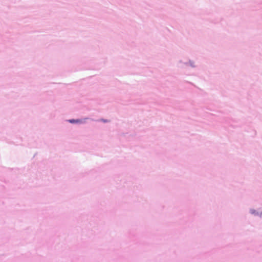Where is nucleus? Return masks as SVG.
Listing matches in <instances>:
<instances>
[{
  "mask_svg": "<svg viewBox=\"0 0 262 262\" xmlns=\"http://www.w3.org/2000/svg\"><path fill=\"white\" fill-rule=\"evenodd\" d=\"M70 122H75V120H70Z\"/></svg>",
  "mask_w": 262,
  "mask_h": 262,
  "instance_id": "nucleus-1",
  "label": "nucleus"
}]
</instances>
